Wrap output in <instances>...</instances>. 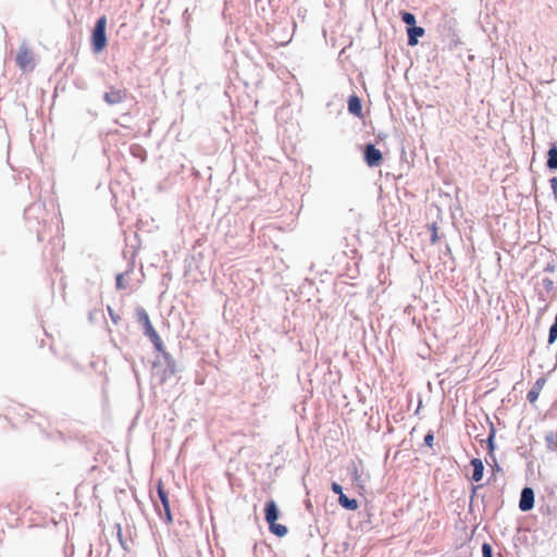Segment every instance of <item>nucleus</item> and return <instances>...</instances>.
<instances>
[{"mask_svg":"<svg viewBox=\"0 0 557 557\" xmlns=\"http://www.w3.org/2000/svg\"><path fill=\"white\" fill-rule=\"evenodd\" d=\"M157 352L162 357L163 363L158 356L152 362V375L158 379L160 385H163L171 376L176 374L178 370L174 358L165 350L164 346L163 351Z\"/></svg>","mask_w":557,"mask_h":557,"instance_id":"nucleus-1","label":"nucleus"},{"mask_svg":"<svg viewBox=\"0 0 557 557\" xmlns=\"http://www.w3.org/2000/svg\"><path fill=\"white\" fill-rule=\"evenodd\" d=\"M45 203L40 201L29 205L24 210V218L28 223V227L30 231L36 232L38 242L46 239L44 231L39 227L41 222H45Z\"/></svg>","mask_w":557,"mask_h":557,"instance_id":"nucleus-2","label":"nucleus"},{"mask_svg":"<svg viewBox=\"0 0 557 557\" xmlns=\"http://www.w3.org/2000/svg\"><path fill=\"white\" fill-rule=\"evenodd\" d=\"M137 323L141 325L143 333L150 339L156 351H163V342L153 327L147 311L143 307L136 308Z\"/></svg>","mask_w":557,"mask_h":557,"instance_id":"nucleus-3","label":"nucleus"},{"mask_svg":"<svg viewBox=\"0 0 557 557\" xmlns=\"http://www.w3.org/2000/svg\"><path fill=\"white\" fill-rule=\"evenodd\" d=\"M108 45L107 37V16H99L91 29L90 48L95 54L102 52Z\"/></svg>","mask_w":557,"mask_h":557,"instance_id":"nucleus-4","label":"nucleus"},{"mask_svg":"<svg viewBox=\"0 0 557 557\" xmlns=\"http://www.w3.org/2000/svg\"><path fill=\"white\" fill-rule=\"evenodd\" d=\"M128 98H133L126 88H117L113 85L108 86L103 92L102 100L110 107L124 103Z\"/></svg>","mask_w":557,"mask_h":557,"instance_id":"nucleus-5","label":"nucleus"},{"mask_svg":"<svg viewBox=\"0 0 557 557\" xmlns=\"http://www.w3.org/2000/svg\"><path fill=\"white\" fill-rule=\"evenodd\" d=\"M157 494H158V497H159L160 503H161L162 508H163V513H162V511L159 509V507L154 504L156 510L158 511L159 517L161 519H164V521L166 523H172L173 522V516H172V511H171L169 494L165 491V488L163 487V484H162L161 480H159L158 485H157Z\"/></svg>","mask_w":557,"mask_h":557,"instance_id":"nucleus-6","label":"nucleus"},{"mask_svg":"<svg viewBox=\"0 0 557 557\" xmlns=\"http://www.w3.org/2000/svg\"><path fill=\"white\" fill-rule=\"evenodd\" d=\"M17 66L24 71H33L35 67L34 58L32 51L25 44L20 46L18 52L15 58Z\"/></svg>","mask_w":557,"mask_h":557,"instance_id":"nucleus-7","label":"nucleus"},{"mask_svg":"<svg viewBox=\"0 0 557 557\" xmlns=\"http://www.w3.org/2000/svg\"><path fill=\"white\" fill-rule=\"evenodd\" d=\"M363 160L370 168L379 166L383 162V152L374 144L368 143L363 147Z\"/></svg>","mask_w":557,"mask_h":557,"instance_id":"nucleus-8","label":"nucleus"},{"mask_svg":"<svg viewBox=\"0 0 557 557\" xmlns=\"http://www.w3.org/2000/svg\"><path fill=\"white\" fill-rule=\"evenodd\" d=\"M331 490L334 494L338 495L337 502L342 508L346 510H356L358 508V500L356 498L348 497L344 493V488L339 483L332 482Z\"/></svg>","mask_w":557,"mask_h":557,"instance_id":"nucleus-9","label":"nucleus"},{"mask_svg":"<svg viewBox=\"0 0 557 557\" xmlns=\"http://www.w3.org/2000/svg\"><path fill=\"white\" fill-rule=\"evenodd\" d=\"M534 507V491L532 487L522 488L519 499V509L523 512L530 511Z\"/></svg>","mask_w":557,"mask_h":557,"instance_id":"nucleus-10","label":"nucleus"},{"mask_svg":"<svg viewBox=\"0 0 557 557\" xmlns=\"http://www.w3.org/2000/svg\"><path fill=\"white\" fill-rule=\"evenodd\" d=\"M281 517L280 508L276 502L272 498L268 499L264 504V520L268 524L276 522Z\"/></svg>","mask_w":557,"mask_h":557,"instance_id":"nucleus-11","label":"nucleus"},{"mask_svg":"<svg viewBox=\"0 0 557 557\" xmlns=\"http://www.w3.org/2000/svg\"><path fill=\"white\" fill-rule=\"evenodd\" d=\"M347 110L351 115L362 117V100L355 92L348 97Z\"/></svg>","mask_w":557,"mask_h":557,"instance_id":"nucleus-12","label":"nucleus"},{"mask_svg":"<svg viewBox=\"0 0 557 557\" xmlns=\"http://www.w3.org/2000/svg\"><path fill=\"white\" fill-rule=\"evenodd\" d=\"M406 32L408 36L407 44L410 47L417 46L419 42V38H421L425 34L424 28L421 26H417V24L411 27H406Z\"/></svg>","mask_w":557,"mask_h":557,"instance_id":"nucleus-13","label":"nucleus"},{"mask_svg":"<svg viewBox=\"0 0 557 557\" xmlns=\"http://www.w3.org/2000/svg\"><path fill=\"white\" fill-rule=\"evenodd\" d=\"M470 465L473 468L471 480L474 482L481 481L484 474L483 461L480 458H473L471 459Z\"/></svg>","mask_w":557,"mask_h":557,"instance_id":"nucleus-14","label":"nucleus"},{"mask_svg":"<svg viewBox=\"0 0 557 557\" xmlns=\"http://www.w3.org/2000/svg\"><path fill=\"white\" fill-rule=\"evenodd\" d=\"M545 383V379L540 377L534 383L533 387L527 393V399L529 403L533 404L537 400L540 392Z\"/></svg>","mask_w":557,"mask_h":557,"instance_id":"nucleus-15","label":"nucleus"},{"mask_svg":"<svg viewBox=\"0 0 557 557\" xmlns=\"http://www.w3.org/2000/svg\"><path fill=\"white\" fill-rule=\"evenodd\" d=\"M495 434H496V430L494 428V424L493 423H490V432H488V436L487 438L484 441L485 444H486V448L488 450V457L490 459H494V451H495V448H496V445H495Z\"/></svg>","mask_w":557,"mask_h":557,"instance_id":"nucleus-16","label":"nucleus"},{"mask_svg":"<svg viewBox=\"0 0 557 557\" xmlns=\"http://www.w3.org/2000/svg\"><path fill=\"white\" fill-rule=\"evenodd\" d=\"M546 166L549 171H557V145L553 144L547 151Z\"/></svg>","mask_w":557,"mask_h":557,"instance_id":"nucleus-17","label":"nucleus"},{"mask_svg":"<svg viewBox=\"0 0 557 557\" xmlns=\"http://www.w3.org/2000/svg\"><path fill=\"white\" fill-rule=\"evenodd\" d=\"M129 153L135 159H139L141 162H145L147 160V151L146 149L139 145V144H132L129 146Z\"/></svg>","mask_w":557,"mask_h":557,"instance_id":"nucleus-18","label":"nucleus"},{"mask_svg":"<svg viewBox=\"0 0 557 557\" xmlns=\"http://www.w3.org/2000/svg\"><path fill=\"white\" fill-rule=\"evenodd\" d=\"M269 531L271 534L275 535L276 537H284L288 533V529L285 524L273 522L268 524Z\"/></svg>","mask_w":557,"mask_h":557,"instance_id":"nucleus-19","label":"nucleus"},{"mask_svg":"<svg viewBox=\"0 0 557 557\" xmlns=\"http://www.w3.org/2000/svg\"><path fill=\"white\" fill-rule=\"evenodd\" d=\"M545 446L548 451H557V433L548 432L545 435Z\"/></svg>","mask_w":557,"mask_h":557,"instance_id":"nucleus-20","label":"nucleus"},{"mask_svg":"<svg viewBox=\"0 0 557 557\" xmlns=\"http://www.w3.org/2000/svg\"><path fill=\"white\" fill-rule=\"evenodd\" d=\"M114 529L116 530V537H117V541H119L121 547L124 550L129 552V546L127 544V541L123 536V531H122L121 524L120 523H115L114 524Z\"/></svg>","mask_w":557,"mask_h":557,"instance_id":"nucleus-21","label":"nucleus"},{"mask_svg":"<svg viewBox=\"0 0 557 557\" xmlns=\"http://www.w3.org/2000/svg\"><path fill=\"white\" fill-rule=\"evenodd\" d=\"M400 16L401 21L406 24V27H411L417 23L416 15L411 12L401 11Z\"/></svg>","mask_w":557,"mask_h":557,"instance_id":"nucleus-22","label":"nucleus"},{"mask_svg":"<svg viewBox=\"0 0 557 557\" xmlns=\"http://www.w3.org/2000/svg\"><path fill=\"white\" fill-rule=\"evenodd\" d=\"M557 341V314L555 315L554 323L549 327L548 332V344L552 345Z\"/></svg>","mask_w":557,"mask_h":557,"instance_id":"nucleus-23","label":"nucleus"},{"mask_svg":"<svg viewBox=\"0 0 557 557\" xmlns=\"http://www.w3.org/2000/svg\"><path fill=\"white\" fill-rule=\"evenodd\" d=\"M127 276V273H117L115 276V287L116 289H126L127 284L125 283V277Z\"/></svg>","mask_w":557,"mask_h":557,"instance_id":"nucleus-24","label":"nucleus"},{"mask_svg":"<svg viewBox=\"0 0 557 557\" xmlns=\"http://www.w3.org/2000/svg\"><path fill=\"white\" fill-rule=\"evenodd\" d=\"M135 257H136V250L133 249L131 251V256L128 258L127 269L124 271V273H127V276H129V274L133 273V271L135 269Z\"/></svg>","mask_w":557,"mask_h":557,"instance_id":"nucleus-25","label":"nucleus"},{"mask_svg":"<svg viewBox=\"0 0 557 557\" xmlns=\"http://www.w3.org/2000/svg\"><path fill=\"white\" fill-rule=\"evenodd\" d=\"M542 285L547 294L554 293L555 290V283L549 277H543L542 278Z\"/></svg>","mask_w":557,"mask_h":557,"instance_id":"nucleus-26","label":"nucleus"},{"mask_svg":"<svg viewBox=\"0 0 557 557\" xmlns=\"http://www.w3.org/2000/svg\"><path fill=\"white\" fill-rule=\"evenodd\" d=\"M482 556L483 557H494L493 556V547L490 543L482 544Z\"/></svg>","mask_w":557,"mask_h":557,"instance_id":"nucleus-27","label":"nucleus"},{"mask_svg":"<svg viewBox=\"0 0 557 557\" xmlns=\"http://www.w3.org/2000/svg\"><path fill=\"white\" fill-rule=\"evenodd\" d=\"M430 231H431V242L434 244L436 243L438 239H440V236L437 234V226H436V223H432L430 226H429Z\"/></svg>","mask_w":557,"mask_h":557,"instance_id":"nucleus-28","label":"nucleus"},{"mask_svg":"<svg viewBox=\"0 0 557 557\" xmlns=\"http://www.w3.org/2000/svg\"><path fill=\"white\" fill-rule=\"evenodd\" d=\"M107 309H108V313H109V315H110L111 321H112L114 324H117V323H119V321L121 320V317H120L117 313H115V312H114V310H113L110 306H108V308H107Z\"/></svg>","mask_w":557,"mask_h":557,"instance_id":"nucleus-29","label":"nucleus"},{"mask_svg":"<svg viewBox=\"0 0 557 557\" xmlns=\"http://www.w3.org/2000/svg\"><path fill=\"white\" fill-rule=\"evenodd\" d=\"M550 188L553 190L554 199L557 201V177L554 176L549 180Z\"/></svg>","mask_w":557,"mask_h":557,"instance_id":"nucleus-30","label":"nucleus"},{"mask_svg":"<svg viewBox=\"0 0 557 557\" xmlns=\"http://www.w3.org/2000/svg\"><path fill=\"white\" fill-rule=\"evenodd\" d=\"M557 269V264L555 263L554 260L549 261L545 268H544V272H548V273H554Z\"/></svg>","mask_w":557,"mask_h":557,"instance_id":"nucleus-31","label":"nucleus"},{"mask_svg":"<svg viewBox=\"0 0 557 557\" xmlns=\"http://www.w3.org/2000/svg\"><path fill=\"white\" fill-rule=\"evenodd\" d=\"M434 441V434L432 432H428L424 435V444L429 447H432Z\"/></svg>","mask_w":557,"mask_h":557,"instance_id":"nucleus-32","label":"nucleus"},{"mask_svg":"<svg viewBox=\"0 0 557 557\" xmlns=\"http://www.w3.org/2000/svg\"><path fill=\"white\" fill-rule=\"evenodd\" d=\"M184 557H203L200 549L196 548L191 552H188Z\"/></svg>","mask_w":557,"mask_h":557,"instance_id":"nucleus-33","label":"nucleus"},{"mask_svg":"<svg viewBox=\"0 0 557 557\" xmlns=\"http://www.w3.org/2000/svg\"><path fill=\"white\" fill-rule=\"evenodd\" d=\"M491 461L493 462V465H491V466H492V469H493L494 472H502L503 471V469L498 465L495 456H494V459H491Z\"/></svg>","mask_w":557,"mask_h":557,"instance_id":"nucleus-34","label":"nucleus"},{"mask_svg":"<svg viewBox=\"0 0 557 557\" xmlns=\"http://www.w3.org/2000/svg\"><path fill=\"white\" fill-rule=\"evenodd\" d=\"M377 188H379V199H382L383 198V185L379 184Z\"/></svg>","mask_w":557,"mask_h":557,"instance_id":"nucleus-35","label":"nucleus"},{"mask_svg":"<svg viewBox=\"0 0 557 557\" xmlns=\"http://www.w3.org/2000/svg\"><path fill=\"white\" fill-rule=\"evenodd\" d=\"M131 117V113L129 112H125L122 114V119H129Z\"/></svg>","mask_w":557,"mask_h":557,"instance_id":"nucleus-36","label":"nucleus"},{"mask_svg":"<svg viewBox=\"0 0 557 557\" xmlns=\"http://www.w3.org/2000/svg\"><path fill=\"white\" fill-rule=\"evenodd\" d=\"M379 275L383 273V263L377 267Z\"/></svg>","mask_w":557,"mask_h":557,"instance_id":"nucleus-37","label":"nucleus"},{"mask_svg":"<svg viewBox=\"0 0 557 557\" xmlns=\"http://www.w3.org/2000/svg\"><path fill=\"white\" fill-rule=\"evenodd\" d=\"M376 138H377L379 140H383V133H381V132H380V133L376 135Z\"/></svg>","mask_w":557,"mask_h":557,"instance_id":"nucleus-38","label":"nucleus"},{"mask_svg":"<svg viewBox=\"0 0 557 557\" xmlns=\"http://www.w3.org/2000/svg\"><path fill=\"white\" fill-rule=\"evenodd\" d=\"M114 123H115V124H119V125H120V126H122V127H126V125H125V124H123V123L119 122L117 120H115V121H114Z\"/></svg>","mask_w":557,"mask_h":557,"instance_id":"nucleus-39","label":"nucleus"},{"mask_svg":"<svg viewBox=\"0 0 557 557\" xmlns=\"http://www.w3.org/2000/svg\"><path fill=\"white\" fill-rule=\"evenodd\" d=\"M193 175L197 177V176H199V172L197 170H194Z\"/></svg>","mask_w":557,"mask_h":557,"instance_id":"nucleus-40","label":"nucleus"},{"mask_svg":"<svg viewBox=\"0 0 557 557\" xmlns=\"http://www.w3.org/2000/svg\"><path fill=\"white\" fill-rule=\"evenodd\" d=\"M133 370H134V373H135L136 379L138 380V373H137V371H136L135 369H133Z\"/></svg>","mask_w":557,"mask_h":557,"instance_id":"nucleus-41","label":"nucleus"},{"mask_svg":"<svg viewBox=\"0 0 557 557\" xmlns=\"http://www.w3.org/2000/svg\"><path fill=\"white\" fill-rule=\"evenodd\" d=\"M127 253H128V251H124V252H123L124 258H128V257H127Z\"/></svg>","mask_w":557,"mask_h":557,"instance_id":"nucleus-42","label":"nucleus"}]
</instances>
